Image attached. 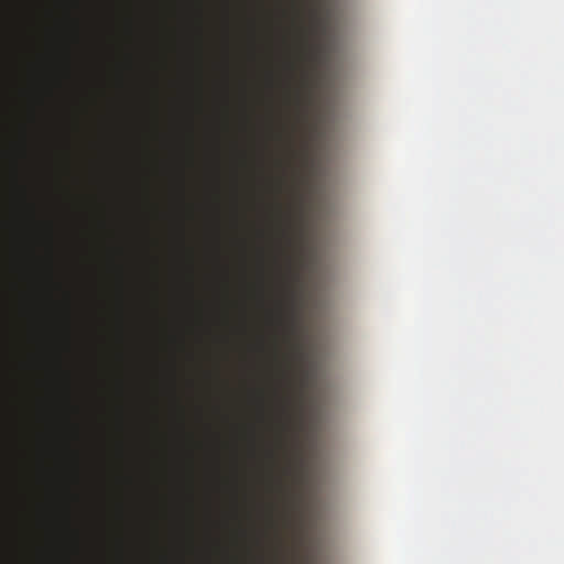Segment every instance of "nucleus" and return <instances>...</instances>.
Returning a JSON list of instances; mask_svg holds the SVG:
<instances>
[{
  "label": "nucleus",
  "mask_w": 564,
  "mask_h": 564,
  "mask_svg": "<svg viewBox=\"0 0 564 564\" xmlns=\"http://www.w3.org/2000/svg\"><path fill=\"white\" fill-rule=\"evenodd\" d=\"M301 45H302L303 51H305L307 47V40H306V35L304 34L303 29H301Z\"/></svg>",
  "instance_id": "nucleus-2"
},
{
  "label": "nucleus",
  "mask_w": 564,
  "mask_h": 564,
  "mask_svg": "<svg viewBox=\"0 0 564 564\" xmlns=\"http://www.w3.org/2000/svg\"><path fill=\"white\" fill-rule=\"evenodd\" d=\"M292 349H293V351H294V352H297V351H299V347H297V345L293 344V345H292Z\"/></svg>",
  "instance_id": "nucleus-3"
},
{
  "label": "nucleus",
  "mask_w": 564,
  "mask_h": 564,
  "mask_svg": "<svg viewBox=\"0 0 564 564\" xmlns=\"http://www.w3.org/2000/svg\"><path fill=\"white\" fill-rule=\"evenodd\" d=\"M278 322L284 327L288 341L291 340V336L294 332V321L292 315H285L282 312L279 315Z\"/></svg>",
  "instance_id": "nucleus-1"
}]
</instances>
